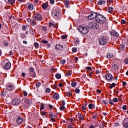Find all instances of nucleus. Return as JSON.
I'll return each instance as SVG.
<instances>
[{"label":"nucleus","instance_id":"nucleus-31","mask_svg":"<svg viewBox=\"0 0 128 128\" xmlns=\"http://www.w3.org/2000/svg\"><path fill=\"white\" fill-rule=\"evenodd\" d=\"M64 4L66 6H68V5L70 4V1L66 0L64 2Z\"/></svg>","mask_w":128,"mask_h":128},{"label":"nucleus","instance_id":"nucleus-24","mask_svg":"<svg viewBox=\"0 0 128 128\" xmlns=\"http://www.w3.org/2000/svg\"><path fill=\"white\" fill-rule=\"evenodd\" d=\"M90 110H93L96 108V106L94 104H90L88 106Z\"/></svg>","mask_w":128,"mask_h":128},{"label":"nucleus","instance_id":"nucleus-3","mask_svg":"<svg viewBox=\"0 0 128 128\" xmlns=\"http://www.w3.org/2000/svg\"><path fill=\"white\" fill-rule=\"evenodd\" d=\"M98 18V14L94 12H92L91 14L88 16V20H94V18Z\"/></svg>","mask_w":128,"mask_h":128},{"label":"nucleus","instance_id":"nucleus-35","mask_svg":"<svg viewBox=\"0 0 128 128\" xmlns=\"http://www.w3.org/2000/svg\"><path fill=\"white\" fill-rule=\"evenodd\" d=\"M72 88H76V82H74L72 84Z\"/></svg>","mask_w":128,"mask_h":128},{"label":"nucleus","instance_id":"nucleus-4","mask_svg":"<svg viewBox=\"0 0 128 128\" xmlns=\"http://www.w3.org/2000/svg\"><path fill=\"white\" fill-rule=\"evenodd\" d=\"M99 42L100 46H106V44H108V40L104 37H102L100 39Z\"/></svg>","mask_w":128,"mask_h":128},{"label":"nucleus","instance_id":"nucleus-1","mask_svg":"<svg viewBox=\"0 0 128 128\" xmlns=\"http://www.w3.org/2000/svg\"><path fill=\"white\" fill-rule=\"evenodd\" d=\"M78 30L82 34H88L90 32V28L86 26H82L79 28Z\"/></svg>","mask_w":128,"mask_h":128},{"label":"nucleus","instance_id":"nucleus-43","mask_svg":"<svg viewBox=\"0 0 128 128\" xmlns=\"http://www.w3.org/2000/svg\"><path fill=\"white\" fill-rule=\"evenodd\" d=\"M65 108H66V107L64 106H61L60 108V110H62V111L64 110Z\"/></svg>","mask_w":128,"mask_h":128},{"label":"nucleus","instance_id":"nucleus-18","mask_svg":"<svg viewBox=\"0 0 128 128\" xmlns=\"http://www.w3.org/2000/svg\"><path fill=\"white\" fill-rule=\"evenodd\" d=\"M24 102L27 104H32V101H30V99H25L24 100H22V102Z\"/></svg>","mask_w":128,"mask_h":128},{"label":"nucleus","instance_id":"nucleus-61","mask_svg":"<svg viewBox=\"0 0 128 128\" xmlns=\"http://www.w3.org/2000/svg\"><path fill=\"white\" fill-rule=\"evenodd\" d=\"M125 64H128V58H126L125 60H124Z\"/></svg>","mask_w":128,"mask_h":128},{"label":"nucleus","instance_id":"nucleus-28","mask_svg":"<svg viewBox=\"0 0 128 128\" xmlns=\"http://www.w3.org/2000/svg\"><path fill=\"white\" fill-rule=\"evenodd\" d=\"M116 84L114 83H113L112 84L110 87V90L112 89L113 88H116Z\"/></svg>","mask_w":128,"mask_h":128},{"label":"nucleus","instance_id":"nucleus-39","mask_svg":"<svg viewBox=\"0 0 128 128\" xmlns=\"http://www.w3.org/2000/svg\"><path fill=\"white\" fill-rule=\"evenodd\" d=\"M44 110V104H42L41 108H40V110Z\"/></svg>","mask_w":128,"mask_h":128},{"label":"nucleus","instance_id":"nucleus-14","mask_svg":"<svg viewBox=\"0 0 128 128\" xmlns=\"http://www.w3.org/2000/svg\"><path fill=\"white\" fill-rule=\"evenodd\" d=\"M5 2L8 4H14L16 2V0H5Z\"/></svg>","mask_w":128,"mask_h":128},{"label":"nucleus","instance_id":"nucleus-64","mask_svg":"<svg viewBox=\"0 0 128 128\" xmlns=\"http://www.w3.org/2000/svg\"><path fill=\"white\" fill-rule=\"evenodd\" d=\"M126 86V82H123V86Z\"/></svg>","mask_w":128,"mask_h":128},{"label":"nucleus","instance_id":"nucleus-52","mask_svg":"<svg viewBox=\"0 0 128 128\" xmlns=\"http://www.w3.org/2000/svg\"><path fill=\"white\" fill-rule=\"evenodd\" d=\"M76 44H80V40H78V39L76 40Z\"/></svg>","mask_w":128,"mask_h":128},{"label":"nucleus","instance_id":"nucleus-47","mask_svg":"<svg viewBox=\"0 0 128 128\" xmlns=\"http://www.w3.org/2000/svg\"><path fill=\"white\" fill-rule=\"evenodd\" d=\"M46 92L47 94H50V88H48L46 90Z\"/></svg>","mask_w":128,"mask_h":128},{"label":"nucleus","instance_id":"nucleus-54","mask_svg":"<svg viewBox=\"0 0 128 128\" xmlns=\"http://www.w3.org/2000/svg\"><path fill=\"white\" fill-rule=\"evenodd\" d=\"M24 96H28V92H26V91L24 92Z\"/></svg>","mask_w":128,"mask_h":128},{"label":"nucleus","instance_id":"nucleus-37","mask_svg":"<svg viewBox=\"0 0 128 128\" xmlns=\"http://www.w3.org/2000/svg\"><path fill=\"white\" fill-rule=\"evenodd\" d=\"M50 118H51L52 122H55L56 120L52 118V114L50 115Z\"/></svg>","mask_w":128,"mask_h":128},{"label":"nucleus","instance_id":"nucleus-63","mask_svg":"<svg viewBox=\"0 0 128 128\" xmlns=\"http://www.w3.org/2000/svg\"><path fill=\"white\" fill-rule=\"evenodd\" d=\"M98 94H102V91L100 90H97Z\"/></svg>","mask_w":128,"mask_h":128},{"label":"nucleus","instance_id":"nucleus-30","mask_svg":"<svg viewBox=\"0 0 128 128\" xmlns=\"http://www.w3.org/2000/svg\"><path fill=\"white\" fill-rule=\"evenodd\" d=\"M108 12L110 13L112 12H114V8L112 7H109Z\"/></svg>","mask_w":128,"mask_h":128},{"label":"nucleus","instance_id":"nucleus-55","mask_svg":"<svg viewBox=\"0 0 128 128\" xmlns=\"http://www.w3.org/2000/svg\"><path fill=\"white\" fill-rule=\"evenodd\" d=\"M50 4H54V0H50Z\"/></svg>","mask_w":128,"mask_h":128},{"label":"nucleus","instance_id":"nucleus-45","mask_svg":"<svg viewBox=\"0 0 128 128\" xmlns=\"http://www.w3.org/2000/svg\"><path fill=\"white\" fill-rule=\"evenodd\" d=\"M86 70H92V67H86Z\"/></svg>","mask_w":128,"mask_h":128},{"label":"nucleus","instance_id":"nucleus-49","mask_svg":"<svg viewBox=\"0 0 128 128\" xmlns=\"http://www.w3.org/2000/svg\"><path fill=\"white\" fill-rule=\"evenodd\" d=\"M121 24H126V21L124 20H122L121 22Z\"/></svg>","mask_w":128,"mask_h":128},{"label":"nucleus","instance_id":"nucleus-40","mask_svg":"<svg viewBox=\"0 0 128 128\" xmlns=\"http://www.w3.org/2000/svg\"><path fill=\"white\" fill-rule=\"evenodd\" d=\"M68 36H66V35H64L62 36V40H66Z\"/></svg>","mask_w":128,"mask_h":128},{"label":"nucleus","instance_id":"nucleus-5","mask_svg":"<svg viewBox=\"0 0 128 128\" xmlns=\"http://www.w3.org/2000/svg\"><path fill=\"white\" fill-rule=\"evenodd\" d=\"M34 20H42V15L40 14H37L34 16Z\"/></svg>","mask_w":128,"mask_h":128},{"label":"nucleus","instance_id":"nucleus-8","mask_svg":"<svg viewBox=\"0 0 128 128\" xmlns=\"http://www.w3.org/2000/svg\"><path fill=\"white\" fill-rule=\"evenodd\" d=\"M12 104L14 106H18L20 104V100L18 99H15L12 101Z\"/></svg>","mask_w":128,"mask_h":128},{"label":"nucleus","instance_id":"nucleus-56","mask_svg":"<svg viewBox=\"0 0 128 128\" xmlns=\"http://www.w3.org/2000/svg\"><path fill=\"white\" fill-rule=\"evenodd\" d=\"M82 110H86V106H82Z\"/></svg>","mask_w":128,"mask_h":128},{"label":"nucleus","instance_id":"nucleus-46","mask_svg":"<svg viewBox=\"0 0 128 128\" xmlns=\"http://www.w3.org/2000/svg\"><path fill=\"white\" fill-rule=\"evenodd\" d=\"M41 42H42V44H48V42L46 40H42Z\"/></svg>","mask_w":128,"mask_h":128},{"label":"nucleus","instance_id":"nucleus-62","mask_svg":"<svg viewBox=\"0 0 128 128\" xmlns=\"http://www.w3.org/2000/svg\"><path fill=\"white\" fill-rule=\"evenodd\" d=\"M98 118V116H94L92 118V120H96Z\"/></svg>","mask_w":128,"mask_h":128},{"label":"nucleus","instance_id":"nucleus-53","mask_svg":"<svg viewBox=\"0 0 128 128\" xmlns=\"http://www.w3.org/2000/svg\"><path fill=\"white\" fill-rule=\"evenodd\" d=\"M10 18L11 20H16V18L12 16H10Z\"/></svg>","mask_w":128,"mask_h":128},{"label":"nucleus","instance_id":"nucleus-58","mask_svg":"<svg viewBox=\"0 0 128 128\" xmlns=\"http://www.w3.org/2000/svg\"><path fill=\"white\" fill-rule=\"evenodd\" d=\"M42 30H44V32H46V30H47L46 27H43Z\"/></svg>","mask_w":128,"mask_h":128},{"label":"nucleus","instance_id":"nucleus-22","mask_svg":"<svg viewBox=\"0 0 128 128\" xmlns=\"http://www.w3.org/2000/svg\"><path fill=\"white\" fill-rule=\"evenodd\" d=\"M98 4L99 6H102V4H106V1H104V0H100L98 2Z\"/></svg>","mask_w":128,"mask_h":128},{"label":"nucleus","instance_id":"nucleus-13","mask_svg":"<svg viewBox=\"0 0 128 128\" xmlns=\"http://www.w3.org/2000/svg\"><path fill=\"white\" fill-rule=\"evenodd\" d=\"M106 80H112V74H107L106 76Z\"/></svg>","mask_w":128,"mask_h":128},{"label":"nucleus","instance_id":"nucleus-29","mask_svg":"<svg viewBox=\"0 0 128 128\" xmlns=\"http://www.w3.org/2000/svg\"><path fill=\"white\" fill-rule=\"evenodd\" d=\"M34 5L30 4L28 8H29L30 10H34Z\"/></svg>","mask_w":128,"mask_h":128},{"label":"nucleus","instance_id":"nucleus-42","mask_svg":"<svg viewBox=\"0 0 128 128\" xmlns=\"http://www.w3.org/2000/svg\"><path fill=\"white\" fill-rule=\"evenodd\" d=\"M104 128V124L102 122L100 124V128Z\"/></svg>","mask_w":128,"mask_h":128},{"label":"nucleus","instance_id":"nucleus-32","mask_svg":"<svg viewBox=\"0 0 128 128\" xmlns=\"http://www.w3.org/2000/svg\"><path fill=\"white\" fill-rule=\"evenodd\" d=\"M66 62V61L64 60V59H62L61 61H60V64H65Z\"/></svg>","mask_w":128,"mask_h":128},{"label":"nucleus","instance_id":"nucleus-12","mask_svg":"<svg viewBox=\"0 0 128 128\" xmlns=\"http://www.w3.org/2000/svg\"><path fill=\"white\" fill-rule=\"evenodd\" d=\"M123 126L125 128H128V118H126L123 121Z\"/></svg>","mask_w":128,"mask_h":128},{"label":"nucleus","instance_id":"nucleus-33","mask_svg":"<svg viewBox=\"0 0 128 128\" xmlns=\"http://www.w3.org/2000/svg\"><path fill=\"white\" fill-rule=\"evenodd\" d=\"M49 26L50 28H52V26H53L54 28H56V26L54 25L53 23L50 22Z\"/></svg>","mask_w":128,"mask_h":128},{"label":"nucleus","instance_id":"nucleus-34","mask_svg":"<svg viewBox=\"0 0 128 128\" xmlns=\"http://www.w3.org/2000/svg\"><path fill=\"white\" fill-rule=\"evenodd\" d=\"M42 86V83L40 82H38L36 84V88H40V86Z\"/></svg>","mask_w":128,"mask_h":128},{"label":"nucleus","instance_id":"nucleus-7","mask_svg":"<svg viewBox=\"0 0 128 128\" xmlns=\"http://www.w3.org/2000/svg\"><path fill=\"white\" fill-rule=\"evenodd\" d=\"M30 72L31 76L34 78H36V72H34V68L32 67H31L30 69Z\"/></svg>","mask_w":128,"mask_h":128},{"label":"nucleus","instance_id":"nucleus-48","mask_svg":"<svg viewBox=\"0 0 128 128\" xmlns=\"http://www.w3.org/2000/svg\"><path fill=\"white\" fill-rule=\"evenodd\" d=\"M109 102L110 104H112V106H113V104H114V102L112 101V100H110Z\"/></svg>","mask_w":128,"mask_h":128},{"label":"nucleus","instance_id":"nucleus-21","mask_svg":"<svg viewBox=\"0 0 128 128\" xmlns=\"http://www.w3.org/2000/svg\"><path fill=\"white\" fill-rule=\"evenodd\" d=\"M11 66H12V64H10V63H8L5 66V69L10 70V68Z\"/></svg>","mask_w":128,"mask_h":128},{"label":"nucleus","instance_id":"nucleus-41","mask_svg":"<svg viewBox=\"0 0 128 128\" xmlns=\"http://www.w3.org/2000/svg\"><path fill=\"white\" fill-rule=\"evenodd\" d=\"M72 51V52H78V49L76 48H73Z\"/></svg>","mask_w":128,"mask_h":128},{"label":"nucleus","instance_id":"nucleus-27","mask_svg":"<svg viewBox=\"0 0 128 128\" xmlns=\"http://www.w3.org/2000/svg\"><path fill=\"white\" fill-rule=\"evenodd\" d=\"M31 24H32V26H36V20H35L34 19V20H32V21L31 22Z\"/></svg>","mask_w":128,"mask_h":128},{"label":"nucleus","instance_id":"nucleus-44","mask_svg":"<svg viewBox=\"0 0 128 128\" xmlns=\"http://www.w3.org/2000/svg\"><path fill=\"white\" fill-rule=\"evenodd\" d=\"M113 101L114 102H118V98H114L113 99Z\"/></svg>","mask_w":128,"mask_h":128},{"label":"nucleus","instance_id":"nucleus-2","mask_svg":"<svg viewBox=\"0 0 128 128\" xmlns=\"http://www.w3.org/2000/svg\"><path fill=\"white\" fill-rule=\"evenodd\" d=\"M96 20L97 22H99V24H105L106 22V18L104 16L98 14Z\"/></svg>","mask_w":128,"mask_h":128},{"label":"nucleus","instance_id":"nucleus-6","mask_svg":"<svg viewBox=\"0 0 128 128\" xmlns=\"http://www.w3.org/2000/svg\"><path fill=\"white\" fill-rule=\"evenodd\" d=\"M60 14V10L56 9L55 12L53 13V16L55 18H59Z\"/></svg>","mask_w":128,"mask_h":128},{"label":"nucleus","instance_id":"nucleus-50","mask_svg":"<svg viewBox=\"0 0 128 128\" xmlns=\"http://www.w3.org/2000/svg\"><path fill=\"white\" fill-rule=\"evenodd\" d=\"M122 108L124 110H126L128 109L126 106L124 105L122 107Z\"/></svg>","mask_w":128,"mask_h":128},{"label":"nucleus","instance_id":"nucleus-51","mask_svg":"<svg viewBox=\"0 0 128 128\" xmlns=\"http://www.w3.org/2000/svg\"><path fill=\"white\" fill-rule=\"evenodd\" d=\"M34 46L35 48H38V46H40V44H38V43H35Z\"/></svg>","mask_w":128,"mask_h":128},{"label":"nucleus","instance_id":"nucleus-57","mask_svg":"<svg viewBox=\"0 0 128 128\" xmlns=\"http://www.w3.org/2000/svg\"><path fill=\"white\" fill-rule=\"evenodd\" d=\"M26 26H22V30H26Z\"/></svg>","mask_w":128,"mask_h":128},{"label":"nucleus","instance_id":"nucleus-20","mask_svg":"<svg viewBox=\"0 0 128 128\" xmlns=\"http://www.w3.org/2000/svg\"><path fill=\"white\" fill-rule=\"evenodd\" d=\"M112 70H118V65L114 64L112 65Z\"/></svg>","mask_w":128,"mask_h":128},{"label":"nucleus","instance_id":"nucleus-38","mask_svg":"<svg viewBox=\"0 0 128 128\" xmlns=\"http://www.w3.org/2000/svg\"><path fill=\"white\" fill-rule=\"evenodd\" d=\"M75 92L76 94H80V90L78 88H76L75 90Z\"/></svg>","mask_w":128,"mask_h":128},{"label":"nucleus","instance_id":"nucleus-25","mask_svg":"<svg viewBox=\"0 0 128 128\" xmlns=\"http://www.w3.org/2000/svg\"><path fill=\"white\" fill-rule=\"evenodd\" d=\"M56 78H58V80H60L62 78V74H58L56 76Z\"/></svg>","mask_w":128,"mask_h":128},{"label":"nucleus","instance_id":"nucleus-60","mask_svg":"<svg viewBox=\"0 0 128 128\" xmlns=\"http://www.w3.org/2000/svg\"><path fill=\"white\" fill-rule=\"evenodd\" d=\"M103 104H108V102H106V100H104Z\"/></svg>","mask_w":128,"mask_h":128},{"label":"nucleus","instance_id":"nucleus-9","mask_svg":"<svg viewBox=\"0 0 128 128\" xmlns=\"http://www.w3.org/2000/svg\"><path fill=\"white\" fill-rule=\"evenodd\" d=\"M56 50L62 51L64 50V46L61 44H58L56 47Z\"/></svg>","mask_w":128,"mask_h":128},{"label":"nucleus","instance_id":"nucleus-59","mask_svg":"<svg viewBox=\"0 0 128 128\" xmlns=\"http://www.w3.org/2000/svg\"><path fill=\"white\" fill-rule=\"evenodd\" d=\"M72 76V74H70L68 72L66 73V76Z\"/></svg>","mask_w":128,"mask_h":128},{"label":"nucleus","instance_id":"nucleus-17","mask_svg":"<svg viewBox=\"0 0 128 128\" xmlns=\"http://www.w3.org/2000/svg\"><path fill=\"white\" fill-rule=\"evenodd\" d=\"M42 6L44 10H46L48 8V4L46 3H44L43 4H42Z\"/></svg>","mask_w":128,"mask_h":128},{"label":"nucleus","instance_id":"nucleus-36","mask_svg":"<svg viewBox=\"0 0 128 128\" xmlns=\"http://www.w3.org/2000/svg\"><path fill=\"white\" fill-rule=\"evenodd\" d=\"M66 96H67L70 97V96H72V94L70 92H66Z\"/></svg>","mask_w":128,"mask_h":128},{"label":"nucleus","instance_id":"nucleus-26","mask_svg":"<svg viewBox=\"0 0 128 128\" xmlns=\"http://www.w3.org/2000/svg\"><path fill=\"white\" fill-rule=\"evenodd\" d=\"M107 58H114V55L110 53L108 54Z\"/></svg>","mask_w":128,"mask_h":128},{"label":"nucleus","instance_id":"nucleus-16","mask_svg":"<svg viewBox=\"0 0 128 128\" xmlns=\"http://www.w3.org/2000/svg\"><path fill=\"white\" fill-rule=\"evenodd\" d=\"M53 97H54V100H60V95L58 94L57 93H55L53 95Z\"/></svg>","mask_w":128,"mask_h":128},{"label":"nucleus","instance_id":"nucleus-15","mask_svg":"<svg viewBox=\"0 0 128 128\" xmlns=\"http://www.w3.org/2000/svg\"><path fill=\"white\" fill-rule=\"evenodd\" d=\"M22 122H24V119L22 118L19 117L16 120V122L18 124H22Z\"/></svg>","mask_w":128,"mask_h":128},{"label":"nucleus","instance_id":"nucleus-19","mask_svg":"<svg viewBox=\"0 0 128 128\" xmlns=\"http://www.w3.org/2000/svg\"><path fill=\"white\" fill-rule=\"evenodd\" d=\"M112 36H116L117 38H118L120 36V34L118 33H117L116 32L114 31L111 33Z\"/></svg>","mask_w":128,"mask_h":128},{"label":"nucleus","instance_id":"nucleus-11","mask_svg":"<svg viewBox=\"0 0 128 128\" xmlns=\"http://www.w3.org/2000/svg\"><path fill=\"white\" fill-rule=\"evenodd\" d=\"M77 118L78 116V118L80 122H82V120H84V117L82 114H78L76 116Z\"/></svg>","mask_w":128,"mask_h":128},{"label":"nucleus","instance_id":"nucleus-23","mask_svg":"<svg viewBox=\"0 0 128 128\" xmlns=\"http://www.w3.org/2000/svg\"><path fill=\"white\" fill-rule=\"evenodd\" d=\"M8 90H10V92H12V90H14V87L12 86H9L8 87Z\"/></svg>","mask_w":128,"mask_h":128},{"label":"nucleus","instance_id":"nucleus-10","mask_svg":"<svg viewBox=\"0 0 128 128\" xmlns=\"http://www.w3.org/2000/svg\"><path fill=\"white\" fill-rule=\"evenodd\" d=\"M90 26L92 30L94 28H98V23L94 22H92L90 24Z\"/></svg>","mask_w":128,"mask_h":128}]
</instances>
